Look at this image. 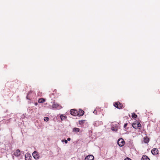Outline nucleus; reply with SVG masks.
I'll return each instance as SVG.
<instances>
[{"label":"nucleus","instance_id":"obj_1","mask_svg":"<svg viewBox=\"0 0 160 160\" xmlns=\"http://www.w3.org/2000/svg\"><path fill=\"white\" fill-rule=\"evenodd\" d=\"M62 108V107L59 104L55 102H53L50 108L52 109L59 110Z\"/></svg>","mask_w":160,"mask_h":160},{"label":"nucleus","instance_id":"obj_2","mask_svg":"<svg viewBox=\"0 0 160 160\" xmlns=\"http://www.w3.org/2000/svg\"><path fill=\"white\" fill-rule=\"evenodd\" d=\"M132 127L135 129H139L141 127V125L139 122L133 123L132 124Z\"/></svg>","mask_w":160,"mask_h":160},{"label":"nucleus","instance_id":"obj_3","mask_svg":"<svg viewBox=\"0 0 160 160\" xmlns=\"http://www.w3.org/2000/svg\"><path fill=\"white\" fill-rule=\"evenodd\" d=\"M125 143L124 140L122 138H120L118 141V143L120 147L123 146Z\"/></svg>","mask_w":160,"mask_h":160},{"label":"nucleus","instance_id":"obj_4","mask_svg":"<svg viewBox=\"0 0 160 160\" xmlns=\"http://www.w3.org/2000/svg\"><path fill=\"white\" fill-rule=\"evenodd\" d=\"M70 113L72 115L75 116H78L79 114L77 111L74 109H71L70 111Z\"/></svg>","mask_w":160,"mask_h":160},{"label":"nucleus","instance_id":"obj_5","mask_svg":"<svg viewBox=\"0 0 160 160\" xmlns=\"http://www.w3.org/2000/svg\"><path fill=\"white\" fill-rule=\"evenodd\" d=\"M32 156L35 159H37L40 158V156L38 153L36 151H34L32 153Z\"/></svg>","mask_w":160,"mask_h":160},{"label":"nucleus","instance_id":"obj_6","mask_svg":"<svg viewBox=\"0 0 160 160\" xmlns=\"http://www.w3.org/2000/svg\"><path fill=\"white\" fill-rule=\"evenodd\" d=\"M94 156L92 155H90L87 156L85 158L84 160H93Z\"/></svg>","mask_w":160,"mask_h":160},{"label":"nucleus","instance_id":"obj_7","mask_svg":"<svg viewBox=\"0 0 160 160\" xmlns=\"http://www.w3.org/2000/svg\"><path fill=\"white\" fill-rule=\"evenodd\" d=\"M32 156L30 154L28 153H27L25 155V160H31Z\"/></svg>","mask_w":160,"mask_h":160},{"label":"nucleus","instance_id":"obj_8","mask_svg":"<svg viewBox=\"0 0 160 160\" xmlns=\"http://www.w3.org/2000/svg\"><path fill=\"white\" fill-rule=\"evenodd\" d=\"M21 154L20 151L19 150H17L14 152V155L16 157H18L20 156Z\"/></svg>","mask_w":160,"mask_h":160},{"label":"nucleus","instance_id":"obj_9","mask_svg":"<svg viewBox=\"0 0 160 160\" xmlns=\"http://www.w3.org/2000/svg\"><path fill=\"white\" fill-rule=\"evenodd\" d=\"M114 106L115 107L118 108H120L122 107L121 103L118 102H116L114 104Z\"/></svg>","mask_w":160,"mask_h":160},{"label":"nucleus","instance_id":"obj_10","mask_svg":"<svg viewBox=\"0 0 160 160\" xmlns=\"http://www.w3.org/2000/svg\"><path fill=\"white\" fill-rule=\"evenodd\" d=\"M151 152L152 154L156 155L158 153V150L156 148H153Z\"/></svg>","mask_w":160,"mask_h":160},{"label":"nucleus","instance_id":"obj_11","mask_svg":"<svg viewBox=\"0 0 160 160\" xmlns=\"http://www.w3.org/2000/svg\"><path fill=\"white\" fill-rule=\"evenodd\" d=\"M60 118L62 121L65 120L67 118L66 115L64 114H61L60 115Z\"/></svg>","mask_w":160,"mask_h":160},{"label":"nucleus","instance_id":"obj_12","mask_svg":"<svg viewBox=\"0 0 160 160\" xmlns=\"http://www.w3.org/2000/svg\"><path fill=\"white\" fill-rule=\"evenodd\" d=\"M102 124V121H96L94 122V125L96 126H98Z\"/></svg>","mask_w":160,"mask_h":160},{"label":"nucleus","instance_id":"obj_13","mask_svg":"<svg viewBox=\"0 0 160 160\" xmlns=\"http://www.w3.org/2000/svg\"><path fill=\"white\" fill-rule=\"evenodd\" d=\"M142 160H150V159L147 156L143 155L142 158Z\"/></svg>","mask_w":160,"mask_h":160},{"label":"nucleus","instance_id":"obj_14","mask_svg":"<svg viewBox=\"0 0 160 160\" xmlns=\"http://www.w3.org/2000/svg\"><path fill=\"white\" fill-rule=\"evenodd\" d=\"M80 131L79 128H74L73 129L72 132H78Z\"/></svg>","mask_w":160,"mask_h":160},{"label":"nucleus","instance_id":"obj_15","mask_svg":"<svg viewBox=\"0 0 160 160\" xmlns=\"http://www.w3.org/2000/svg\"><path fill=\"white\" fill-rule=\"evenodd\" d=\"M79 114L78 115V116H82L84 113V112L83 110H80L79 111Z\"/></svg>","mask_w":160,"mask_h":160},{"label":"nucleus","instance_id":"obj_16","mask_svg":"<svg viewBox=\"0 0 160 160\" xmlns=\"http://www.w3.org/2000/svg\"><path fill=\"white\" fill-rule=\"evenodd\" d=\"M45 101V99L43 98H41L38 100V102L39 103H42Z\"/></svg>","mask_w":160,"mask_h":160},{"label":"nucleus","instance_id":"obj_17","mask_svg":"<svg viewBox=\"0 0 160 160\" xmlns=\"http://www.w3.org/2000/svg\"><path fill=\"white\" fill-rule=\"evenodd\" d=\"M149 142V139L147 138H144V142L145 143H147Z\"/></svg>","mask_w":160,"mask_h":160},{"label":"nucleus","instance_id":"obj_18","mask_svg":"<svg viewBox=\"0 0 160 160\" xmlns=\"http://www.w3.org/2000/svg\"><path fill=\"white\" fill-rule=\"evenodd\" d=\"M132 117L133 118H136L137 117V115L135 113H133L132 114Z\"/></svg>","mask_w":160,"mask_h":160},{"label":"nucleus","instance_id":"obj_19","mask_svg":"<svg viewBox=\"0 0 160 160\" xmlns=\"http://www.w3.org/2000/svg\"><path fill=\"white\" fill-rule=\"evenodd\" d=\"M85 122V120H81L79 121V123L80 124H82Z\"/></svg>","mask_w":160,"mask_h":160},{"label":"nucleus","instance_id":"obj_20","mask_svg":"<svg viewBox=\"0 0 160 160\" xmlns=\"http://www.w3.org/2000/svg\"><path fill=\"white\" fill-rule=\"evenodd\" d=\"M49 118L48 117H45L44 118V120L46 122L48 121Z\"/></svg>","mask_w":160,"mask_h":160},{"label":"nucleus","instance_id":"obj_21","mask_svg":"<svg viewBox=\"0 0 160 160\" xmlns=\"http://www.w3.org/2000/svg\"><path fill=\"white\" fill-rule=\"evenodd\" d=\"M111 129L112 131H115V132H116L117 130V128H114V127H112V128H111Z\"/></svg>","mask_w":160,"mask_h":160},{"label":"nucleus","instance_id":"obj_22","mask_svg":"<svg viewBox=\"0 0 160 160\" xmlns=\"http://www.w3.org/2000/svg\"><path fill=\"white\" fill-rule=\"evenodd\" d=\"M64 142L66 144H67L68 143V141L67 140H66L64 141V140H62V142Z\"/></svg>","mask_w":160,"mask_h":160},{"label":"nucleus","instance_id":"obj_23","mask_svg":"<svg viewBox=\"0 0 160 160\" xmlns=\"http://www.w3.org/2000/svg\"><path fill=\"white\" fill-rule=\"evenodd\" d=\"M124 160H131L130 158H126L124 159Z\"/></svg>","mask_w":160,"mask_h":160},{"label":"nucleus","instance_id":"obj_24","mask_svg":"<svg viewBox=\"0 0 160 160\" xmlns=\"http://www.w3.org/2000/svg\"><path fill=\"white\" fill-rule=\"evenodd\" d=\"M93 113L95 114H97V111L96 110H94V111L93 112Z\"/></svg>","mask_w":160,"mask_h":160},{"label":"nucleus","instance_id":"obj_25","mask_svg":"<svg viewBox=\"0 0 160 160\" xmlns=\"http://www.w3.org/2000/svg\"><path fill=\"white\" fill-rule=\"evenodd\" d=\"M127 123L125 124H124V128H125V127L127 126Z\"/></svg>","mask_w":160,"mask_h":160},{"label":"nucleus","instance_id":"obj_26","mask_svg":"<svg viewBox=\"0 0 160 160\" xmlns=\"http://www.w3.org/2000/svg\"><path fill=\"white\" fill-rule=\"evenodd\" d=\"M71 140V139L70 138H67V141H70V140Z\"/></svg>","mask_w":160,"mask_h":160},{"label":"nucleus","instance_id":"obj_27","mask_svg":"<svg viewBox=\"0 0 160 160\" xmlns=\"http://www.w3.org/2000/svg\"><path fill=\"white\" fill-rule=\"evenodd\" d=\"M35 106H37L38 105V103H35Z\"/></svg>","mask_w":160,"mask_h":160},{"label":"nucleus","instance_id":"obj_28","mask_svg":"<svg viewBox=\"0 0 160 160\" xmlns=\"http://www.w3.org/2000/svg\"><path fill=\"white\" fill-rule=\"evenodd\" d=\"M22 116V117H24L25 116L24 115H23V116Z\"/></svg>","mask_w":160,"mask_h":160}]
</instances>
